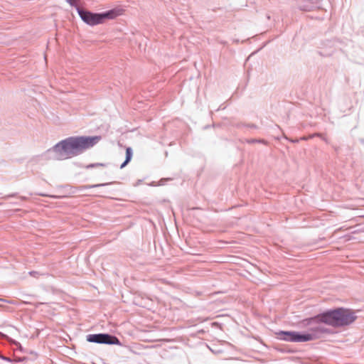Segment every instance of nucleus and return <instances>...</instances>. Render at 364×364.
I'll return each instance as SVG.
<instances>
[{"instance_id":"nucleus-1","label":"nucleus","mask_w":364,"mask_h":364,"mask_svg":"<svg viewBox=\"0 0 364 364\" xmlns=\"http://www.w3.org/2000/svg\"><path fill=\"white\" fill-rule=\"evenodd\" d=\"M101 139L100 136H71L55 144L53 151L55 159L64 160L76 156L85 150L92 148Z\"/></svg>"},{"instance_id":"nucleus-2","label":"nucleus","mask_w":364,"mask_h":364,"mask_svg":"<svg viewBox=\"0 0 364 364\" xmlns=\"http://www.w3.org/2000/svg\"><path fill=\"white\" fill-rule=\"evenodd\" d=\"M356 318L354 313L348 309H338L323 314V319L328 325L338 327L352 323Z\"/></svg>"},{"instance_id":"nucleus-3","label":"nucleus","mask_w":364,"mask_h":364,"mask_svg":"<svg viewBox=\"0 0 364 364\" xmlns=\"http://www.w3.org/2000/svg\"><path fill=\"white\" fill-rule=\"evenodd\" d=\"M78 14L83 21L90 26L103 23L106 20L114 19L119 15L114 10H110L103 14H94L88 11L78 9Z\"/></svg>"},{"instance_id":"nucleus-4","label":"nucleus","mask_w":364,"mask_h":364,"mask_svg":"<svg viewBox=\"0 0 364 364\" xmlns=\"http://www.w3.org/2000/svg\"><path fill=\"white\" fill-rule=\"evenodd\" d=\"M304 322L306 326H309V329L311 331V333H304V335H311L314 336V340L327 332L324 326L326 323L323 319V314L306 319Z\"/></svg>"},{"instance_id":"nucleus-5","label":"nucleus","mask_w":364,"mask_h":364,"mask_svg":"<svg viewBox=\"0 0 364 364\" xmlns=\"http://www.w3.org/2000/svg\"><path fill=\"white\" fill-rule=\"evenodd\" d=\"M277 338L279 340L292 343H303L314 340L311 335H304L297 331H280L276 333Z\"/></svg>"},{"instance_id":"nucleus-6","label":"nucleus","mask_w":364,"mask_h":364,"mask_svg":"<svg viewBox=\"0 0 364 364\" xmlns=\"http://www.w3.org/2000/svg\"><path fill=\"white\" fill-rule=\"evenodd\" d=\"M87 341L90 343H105V344H116L119 345V339L113 336L108 334H90L87 336Z\"/></svg>"},{"instance_id":"nucleus-7","label":"nucleus","mask_w":364,"mask_h":364,"mask_svg":"<svg viewBox=\"0 0 364 364\" xmlns=\"http://www.w3.org/2000/svg\"><path fill=\"white\" fill-rule=\"evenodd\" d=\"M133 156V151L132 148L127 147L126 149V159L124 162L121 165L120 168H123L132 159Z\"/></svg>"},{"instance_id":"nucleus-8","label":"nucleus","mask_w":364,"mask_h":364,"mask_svg":"<svg viewBox=\"0 0 364 364\" xmlns=\"http://www.w3.org/2000/svg\"><path fill=\"white\" fill-rule=\"evenodd\" d=\"M109 183H102V184H95V185H92V186H83L84 188H96V187H100V186H106V185H108Z\"/></svg>"},{"instance_id":"nucleus-9","label":"nucleus","mask_w":364,"mask_h":364,"mask_svg":"<svg viewBox=\"0 0 364 364\" xmlns=\"http://www.w3.org/2000/svg\"><path fill=\"white\" fill-rule=\"evenodd\" d=\"M78 0H68V2L72 5V6H75Z\"/></svg>"},{"instance_id":"nucleus-10","label":"nucleus","mask_w":364,"mask_h":364,"mask_svg":"<svg viewBox=\"0 0 364 364\" xmlns=\"http://www.w3.org/2000/svg\"><path fill=\"white\" fill-rule=\"evenodd\" d=\"M314 136H316V134H313V135H310L309 136H303L301 138V140H307L309 139H311L312 137H314Z\"/></svg>"},{"instance_id":"nucleus-11","label":"nucleus","mask_w":364,"mask_h":364,"mask_svg":"<svg viewBox=\"0 0 364 364\" xmlns=\"http://www.w3.org/2000/svg\"><path fill=\"white\" fill-rule=\"evenodd\" d=\"M316 136L321 137L323 140L326 141V139L321 134H316Z\"/></svg>"},{"instance_id":"nucleus-12","label":"nucleus","mask_w":364,"mask_h":364,"mask_svg":"<svg viewBox=\"0 0 364 364\" xmlns=\"http://www.w3.org/2000/svg\"><path fill=\"white\" fill-rule=\"evenodd\" d=\"M257 141V143L261 142V143L265 144V141L264 140H259V141Z\"/></svg>"}]
</instances>
